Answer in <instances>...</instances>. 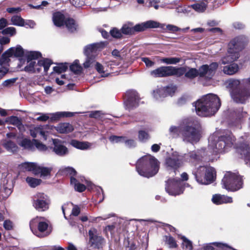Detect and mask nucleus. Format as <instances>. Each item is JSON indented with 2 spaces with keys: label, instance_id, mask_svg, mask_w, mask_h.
Listing matches in <instances>:
<instances>
[{
  "label": "nucleus",
  "instance_id": "f257e3e1",
  "mask_svg": "<svg viewBox=\"0 0 250 250\" xmlns=\"http://www.w3.org/2000/svg\"><path fill=\"white\" fill-rule=\"evenodd\" d=\"M248 137V134H245L234 144L235 139L231 133L218 137L216 133H214L208 138V147L212 150L213 152L224 153L227 152L234 146L238 152L244 155L246 164L250 167V146L247 144Z\"/></svg>",
  "mask_w": 250,
  "mask_h": 250
},
{
  "label": "nucleus",
  "instance_id": "f03ea898",
  "mask_svg": "<svg viewBox=\"0 0 250 250\" xmlns=\"http://www.w3.org/2000/svg\"><path fill=\"white\" fill-rule=\"evenodd\" d=\"M193 104L197 114L202 117L214 115L221 105L219 98L217 95L212 93L202 96Z\"/></svg>",
  "mask_w": 250,
  "mask_h": 250
},
{
  "label": "nucleus",
  "instance_id": "7ed1b4c3",
  "mask_svg": "<svg viewBox=\"0 0 250 250\" xmlns=\"http://www.w3.org/2000/svg\"><path fill=\"white\" fill-rule=\"evenodd\" d=\"M247 84H243L242 80H230L227 88L231 99L237 103L245 104L250 98V89Z\"/></svg>",
  "mask_w": 250,
  "mask_h": 250
},
{
  "label": "nucleus",
  "instance_id": "20e7f679",
  "mask_svg": "<svg viewBox=\"0 0 250 250\" xmlns=\"http://www.w3.org/2000/svg\"><path fill=\"white\" fill-rule=\"evenodd\" d=\"M248 42L247 37L242 35L231 40L228 44L227 54L221 59V63L226 64L237 60L240 57L239 52L245 48Z\"/></svg>",
  "mask_w": 250,
  "mask_h": 250
},
{
  "label": "nucleus",
  "instance_id": "39448f33",
  "mask_svg": "<svg viewBox=\"0 0 250 250\" xmlns=\"http://www.w3.org/2000/svg\"><path fill=\"white\" fill-rule=\"evenodd\" d=\"M159 164L154 157L149 155L142 157L137 162L136 170L141 176L149 178L158 172Z\"/></svg>",
  "mask_w": 250,
  "mask_h": 250
},
{
  "label": "nucleus",
  "instance_id": "423d86ee",
  "mask_svg": "<svg viewBox=\"0 0 250 250\" xmlns=\"http://www.w3.org/2000/svg\"><path fill=\"white\" fill-rule=\"evenodd\" d=\"M218 67L217 62H212L209 65L205 64L202 65L198 70L196 68H191L187 70L186 67V72L184 73L186 77L192 79L198 75L201 77H205L207 79H211L215 74L216 70Z\"/></svg>",
  "mask_w": 250,
  "mask_h": 250
},
{
  "label": "nucleus",
  "instance_id": "0eeeda50",
  "mask_svg": "<svg viewBox=\"0 0 250 250\" xmlns=\"http://www.w3.org/2000/svg\"><path fill=\"white\" fill-rule=\"evenodd\" d=\"M201 137L198 128V123L191 120L186 121L182 132V138L184 142L194 144L198 142Z\"/></svg>",
  "mask_w": 250,
  "mask_h": 250
},
{
  "label": "nucleus",
  "instance_id": "6e6552de",
  "mask_svg": "<svg viewBox=\"0 0 250 250\" xmlns=\"http://www.w3.org/2000/svg\"><path fill=\"white\" fill-rule=\"evenodd\" d=\"M197 182L200 184L208 185L215 179L216 171L215 169L208 166H200L196 170L193 171Z\"/></svg>",
  "mask_w": 250,
  "mask_h": 250
},
{
  "label": "nucleus",
  "instance_id": "1a4fd4ad",
  "mask_svg": "<svg viewBox=\"0 0 250 250\" xmlns=\"http://www.w3.org/2000/svg\"><path fill=\"white\" fill-rule=\"evenodd\" d=\"M222 184L223 188L227 190L235 191L242 188L243 180L237 173L228 171L222 180Z\"/></svg>",
  "mask_w": 250,
  "mask_h": 250
},
{
  "label": "nucleus",
  "instance_id": "9d476101",
  "mask_svg": "<svg viewBox=\"0 0 250 250\" xmlns=\"http://www.w3.org/2000/svg\"><path fill=\"white\" fill-rule=\"evenodd\" d=\"M186 72L184 67H177L172 66H161L151 71L150 74L154 77H165L175 76L180 77Z\"/></svg>",
  "mask_w": 250,
  "mask_h": 250
},
{
  "label": "nucleus",
  "instance_id": "9b49d317",
  "mask_svg": "<svg viewBox=\"0 0 250 250\" xmlns=\"http://www.w3.org/2000/svg\"><path fill=\"white\" fill-rule=\"evenodd\" d=\"M48 224L44 217H36L30 222V228L32 232L37 236L42 238L49 234L47 231Z\"/></svg>",
  "mask_w": 250,
  "mask_h": 250
},
{
  "label": "nucleus",
  "instance_id": "f8f14e48",
  "mask_svg": "<svg viewBox=\"0 0 250 250\" xmlns=\"http://www.w3.org/2000/svg\"><path fill=\"white\" fill-rule=\"evenodd\" d=\"M165 189L170 195L176 196L183 193V183L178 178H170L167 181Z\"/></svg>",
  "mask_w": 250,
  "mask_h": 250
},
{
  "label": "nucleus",
  "instance_id": "ddd939ff",
  "mask_svg": "<svg viewBox=\"0 0 250 250\" xmlns=\"http://www.w3.org/2000/svg\"><path fill=\"white\" fill-rule=\"evenodd\" d=\"M50 200L49 197L43 193H38L33 199V206L38 211H44L49 208Z\"/></svg>",
  "mask_w": 250,
  "mask_h": 250
},
{
  "label": "nucleus",
  "instance_id": "4468645a",
  "mask_svg": "<svg viewBox=\"0 0 250 250\" xmlns=\"http://www.w3.org/2000/svg\"><path fill=\"white\" fill-rule=\"evenodd\" d=\"M166 164L168 168L171 169L172 175L176 174L177 168L183 164L182 160V156L180 155L178 152H174L172 153L171 157L167 158L166 160Z\"/></svg>",
  "mask_w": 250,
  "mask_h": 250
},
{
  "label": "nucleus",
  "instance_id": "2eb2a0df",
  "mask_svg": "<svg viewBox=\"0 0 250 250\" xmlns=\"http://www.w3.org/2000/svg\"><path fill=\"white\" fill-rule=\"evenodd\" d=\"M182 156V160L183 163L188 162L195 164L202 161L205 155V149H202L194 151H191L188 153L181 155Z\"/></svg>",
  "mask_w": 250,
  "mask_h": 250
},
{
  "label": "nucleus",
  "instance_id": "dca6fc26",
  "mask_svg": "<svg viewBox=\"0 0 250 250\" xmlns=\"http://www.w3.org/2000/svg\"><path fill=\"white\" fill-rule=\"evenodd\" d=\"M139 101L138 94L136 91L131 90L126 92L124 103L126 109L130 110L137 107Z\"/></svg>",
  "mask_w": 250,
  "mask_h": 250
},
{
  "label": "nucleus",
  "instance_id": "f3484780",
  "mask_svg": "<svg viewBox=\"0 0 250 250\" xmlns=\"http://www.w3.org/2000/svg\"><path fill=\"white\" fill-rule=\"evenodd\" d=\"M247 112L243 111V108H240L234 110L233 120L229 123V127L232 130L241 128L242 119L246 116Z\"/></svg>",
  "mask_w": 250,
  "mask_h": 250
},
{
  "label": "nucleus",
  "instance_id": "a211bd4d",
  "mask_svg": "<svg viewBox=\"0 0 250 250\" xmlns=\"http://www.w3.org/2000/svg\"><path fill=\"white\" fill-rule=\"evenodd\" d=\"M89 236V242L91 246L100 248L103 247L105 243L104 239L101 236L99 235L97 230L93 228L88 231Z\"/></svg>",
  "mask_w": 250,
  "mask_h": 250
},
{
  "label": "nucleus",
  "instance_id": "6ab92c4d",
  "mask_svg": "<svg viewBox=\"0 0 250 250\" xmlns=\"http://www.w3.org/2000/svg\"><path fill=\"white\" fill-rule=\"evenodd\" d=\"M26 51L20 45H17L16 47H11L6 51L2 55L5 57L8 62L9 61V58L14 56L16 57H21L25 55Z\"/></svg>",
  "mask_w": 250,
  "mask_h": 250
},
{
  "label": "nucleus",
  "instance_id": "aec40b11",
  "mask_svg": "<svg viewBox=\"0 0 250 250\" xmlns=\"http://www.w3.org/2000/svg\"><path fill=\"white\" fill-rule=\"evenodd\" d=\"M106 45V42H100L88 44L84 48V53L86 56H94L93 53L103 49Z\"/></svg>",
  "mask_w": 250,
  "mask_h": 250
},
{
  "label": "nucleus",
  "instance_id": "412c9836",
  "mask_svg": "<svg viewBox=\"0 0 250 250\" xmlns=\"http://www.w3.org/2000/svg\"><path fill=\"white\" fill-rule=\"evenodd\" d=\"M160 24L159 22L154 21H148L146 22L137 24L133 26L134 34L136 32L143 31L147 28H153L159 27Z\"/></svg>",
  "mask_w": 250,
  "mask_h": 250
},
{
  "label": "nucleus",
  "instance_id": "4be33fe9",
  "mask_svg": "<svg viewBox=\"0 0 250 250\" xmlns=\"http://www.w3.org/2000/svg\"><path fill=\"white\" fill-rule=\"evenodd\" d=\"M54 145L53 151L56 154L60 156H64L68 153L67 148L64 146L62 142L59 139H53Z\"/></svg>",
  "mask_w": 250,
  "mask_h": 250
},
{
  "label": "nucleus",
  "instance_id": "5701e85b",
  "mask_svg": "<svg viewBox=\"0 0 250 250\" xmlns=\"http://www.w3.org/2000/svg\"><path fill=\"white\" fill-rule=\"evenodd\" d=\"M211 200L214 204L216 205L231 203L233 202L231 197L219 194L213 195Z\"/></svg>",
  "mask_w": 250,
  "mask_h": 250
},
{
  "label": "nucleus",
  "instance_id": "b1692460",
  "mask_svg": "<svg viewBox=\"0 0 250 250\" xmlns=\"http://www.w3.org/2000/svg\"><path fill=\"white\" fill-rule=\"evenodd\" d=\"M30 135L33 138L40 136L44 140H47V136L49 134L48 131L46 130L42 126L36 127L34 129H30Z\"/></svg>",
  "mask_w": 250,
  "mask_h": 250
},
{
  "label": "nucleus",
  "instance_id": "393cba45",
  "mask_svg": "<svg viewBox=\"0 0 250 250\" xmlns=\"http://www.w3.org/2000/svg\"><path fill=\"white\" fill-rule=\"evenodd\" d=\"M55 128L60 133H68L74 130L73 126L68 123H60Z\"/></svg>",
  "mask_w": 250,
  "mask_h": 250
},
{
  "label": "nucleus",
  "instance_id": "a878e982",
  "mask_svg": "<svg viewBox=\"0 0 250 250\" xmlns=\"http://www.w3.org/2000/svg\"><path fill=\"white\" fill-rule=\"evenodd\" d=\"M65 21L64 15L61 12H56L53 15V21L54 24L58 27L62 26Z\"/></svg>",
  "mask_w": 250,
  "mask_h": 250
},
{
  "label": "nucleus",
  "instance_id": "bb28decb",
  "mask_svg": "<svg viewBox=\"0 0 250 250\" xmlns=\"http://www.w3.org/2000/svg\"><path fill=\"white\" fill-rule=\"evenodd\" d=\"M186 121L183 122L182 124L178 126H171L169 129L170 134L174 137H177L178 136H182V132L185 127Z\"/></svg>",
  "mask_w": 250,
  "mask_h": 250
},
{
  "label": "nucleus",
  "instance_id": "cd10ccee",
  "mask_svg": "<svg viewBox=\"0 0 250 250\" xmlns=\"http://www.w3.org/2000/svg\"><path fill=\"white\" fill-rule=\"evenodd\" d=\"M6 123L17 126L21 131L24 129V126L21 120L17 117L12 116L5 119Z\"/></svg>",
  "mask_w": 250,
  "mask_h": 250
},
{
  "label": "nucleus",
  "instance_id": "c85d7f7f",
  "mask_svg": "<svg viewBox=\"0 0 250 250\" xmlns=\"http://www.w3.org/2000/svg\"><path fill=\"white\" fill-rule=\"evenodd\" d=\"M70 144L73 147L81 149V150H86L88 149L91 145L89 143L87 142H81L76 140H72Z\"/></svg>",
  "mask_w": 250,
  "mask_h": 250
},
{
  "label": "nucleus",
  "instance_id": "c756f323",
  "mask_svg": "<svg viewBox=\"0 0 250 250\" xmlns=\"http://www.w3.org/2000/svg\"><path fill=\"white\" fill-rule=\"evenodd\" d=\"M207 6V2L205 0H202L197 3L191 4V5L188 6V7H191L198 13H203L206 11Z\"/></svg>",
  "mask_w": 250,
  "mask_h": 250
},
{
  "label": "nucleus",
  "instance_id": "7c9ffc66",
  "mask_svg": "<svg viewBox=\"0 0 250 250\" xmlns=\"http://www.w3.org/2000/svg\"><path fill=\"white\" fill-rule=\"evenodd\" d=\"M239 66L237 64L233 63L226 65L223 69V72L228 75H232L238 72Z\"/></svg>",
  "mask_w": 250,
  "mask_h": 250
},
{
  "label": "nucleus",
  "instance_id": "2f4dec72",
  "mask_svg": "<svg viewBox=\"0 0 250 250\" xmlns=\"http://www.w3.org/2000/svg\"><path fill=\"white\" fill-rule=\"evenodd\" d=\"M51 115L50 119L51 121H56L62 117H72L74 115V113L71 112H57L54 113L49 114Z\"/></svg>",
  "mask_w": 250,
  "mask_h": 250
},
{
  "label": "nucleus",
  "instance_id": "473e14b6",
  "mask_svg": "<svg viewBox=\"0 0 250 250\" xmlns=\"http://www.w3.org/2000/svg\"><path fill=\"white\" fill-rule=\"evenodd\" d=\"M7 59L2 55L0 57V80L7 73L8 69L5 66V64L8 63Z\"/></svg>",
  "mask_w": 250,
  "mask_h": 250
},
{
  "label": "nucleus",
  "instance_id": "72a5a7b5",
  "mask_svg": "<svg viewBox=\"0 0 250 250\" xmlns=\"http://www.w3.org/2000/svg\"><path fill=\"white\" fill-rule=\"evenodd\" d=\"M223 247H228V246L227 244L225 243L213 242L205 244L203 246V248L204 250H217L215 248Z\"/></svg>",
  "mask_w": 250,
  "mask_h": 250
},
{
  "label": "nucleus",
  "instance_id": "f704fd0d",
  "mask_svg": "<svg viewBox=\"0 0 250 250\" xmlns=\"http://www.w3.org/2000/svg\"><path fill=\"white\" fill-rule=\"evenodd\" d=\"M121 30L122 33L125 35H132L134 34L133 23L128 22L124 24Z\"/></svg>",
  "mask_w": 250,
  "mask_h": 250
},
{
  "label": "nucleus",
  "instance_id": "c9c22d12",
  "mask_svg": "<svg viewBox=\"0 0 250 250\" xmlns=\"http://www.w3.org/2000/svg\"><path fill=\"white\" fill-rule=\"evenodd\" d=\"M95 69L102 77H107L110 74L107 68L105 69L104 66L98 62L95 63Z\"/></svg>",
  "mask_w": 250,
  "mask_h": 250
},
{
  "label": "nucleus",
  "instance_id": "e433bc0d",
  "mask_svg": "<svg viewBox=\"0 0 250 250\" xmlns=\"http://www.w3.org/2000/svg\"><path fill=\"white\" fill-rule=\"evenodd\" d=\"M42 54L38 51H26L25 53V57L27 59V62H29L30 61H34L41 57Z\"/></svg>",
  "mask_w": 250,
  "mask_h": 250
},
{
  "label": "nucleus",
  "instance_id": "4c0bfd02",
  "mask_svg": "<svg viewBox=\"0 0 250 250\" xmlns=\"http://www.w3.org/2000/svg\"><path fill=\"white\" fill-rule=\"evenodd\" d=\"M70 183L74 186L75 189L78 192H82L85 189V186L83 184L80 183L74 177L70 178Z\"/></svg>",
  "mask_w": 250,
  "mask_h": 250
},
{
  "label": "nucleus",
  "instance_id": "58836bf2",
  "mask_svg": "<svg viewBox=\"0 0 250 250\" xmlns=\"http://www.w3.org/2000/svg\"><path fill=\"white\" fill-rule=\"evenodd\" d=\"M21 167L26 170L32 171L36 174V171L37 170L38 165L35 163L25 162L21 165Z\"/></svg>",
  "mask_w": 250,
  "mask_h": 250
},
{
  "label": "nucleus",
  "instance_id": "ea45409f",
  "mask_svg": "<svg viewBox=\"0 0 250 250\" xmlns=\"http://www.w3.org/2000/svg\"><path fill=\"white\" fill-rule=\"evenodd\" d=\"M153 97L158 101H162V99L166 97L165 91L163 89L162 87L158 88L153 91Z\"/></svg>",
  "mask_w": 250,
  "mask_h": 250
},
{
  "label": "nucleus",
  "instance_id": "a19ab883",
  "mask_svg": "<svg viewBox=\"0 0 250 250\" xmlns=\"http://www.w3.org/2000/svg\"><path fill=\"white\" fill-rule=\"evenodd\" d=\"M20 145L24 149L32 151L34 150V143L33 140L31 141L29 139H24L21 141Z\"/></svg>",
  "mask_w": 250,
  "mask_h": 250
},
{
  "label": "nucleus",
  "instance_id": "79ce46f5",
  "mask_svg": "<svg viewBox=\"0 0 250 250\" xmlns=\"http://www.w3.org/2000/svg\"><path fill=\"white\" fill-rule=\"evenodd\" d=\"M161 62L167 64H176L181 61V58L177 57L163 58L160 59Z\"/></svg>",
  "mask_w": 250,
  "mask_h": 250
},
{
  "label": "nucleus",
  "instance_id": "37998d69",
  "mask_svg": "<svg viewBox=\"0 0 250 250\" xmlns=\"http://www.w3.org/2000/svg\"><path fill=\"white\" fill-rule=\"evenodd\" d=\"M2 145L7 151L12 152L16 151L18 148L16 144L10 140L5 141Z\"/></svg>",
  "mask_w": 250,
  "mask_h": 250
},
{
  "label": "nucleus",
  "instance_id": "c03bdc74",
  "mask_svg": "<svg viewBox=\"0 0 250 250\" xmlns=\"http://www.w3.org/2000/svg\"><path fill=\"white\" fill-rule=\"evenodd\" d=\"M51 171V168L38 165L37 170L36 171V175L41 174V176H46L50 175Z\"/></svg>",
  "mask_w": 250,
  "mask_h": 250
},
{
  "label": "nucleus",
  "instance_id": "a18cd8bd",
  "mask_svg": "<svg viewBox=\"0 0 250 250\" xmlns=\"http://www.w3.org/2000/svg\"><path fill=\"white\" fill-rule=\"evenodd\" d=\"M68 30L71 32H74L77 28V25L75 21L72 19H67L65 21L64 23Z\"/></svg>",
  "mask_w": 250,
  "mask_h": 250
},
{
  "label": "nucleus",
  "instance_id": "49530a36",
  "mask_svg": "<svg viewBox=\"0 0 250 250\" xmlns=\"http://www.w3.org/2000/svg\"><path fill=\"white\" fill-rule=\"evenodd\" d=\"M97 62L94 56H86V59L85 62L83 63V67L85 68H88L95 66V63Z\"/></svg>",
  "mask_w": 250,
  "mask_h": 250
},
{
  "label": "nucleus",
  "instance_id": "de8ad7c7",
  "mask_svg": "<svg viewBox=\"0 0 250 250\" xmlns=\"http://www.w3.org/2000/svg\"><path fill=\"white\" fill-rule=\"evenodd\" d=\"M51 64V60L47 59L39 60L37 63L39 66L43 67L45 72H47Z\"/></svg>",
  "mask_w": 250,
  "mask_h": 250
},
{
  "label": "nucleus",
  "instance_id": "09e8293b",
  "mask_svg": "<svg viewBox=\"0 0 250 250\" xmlns=\"http://www.w3.org/2000/svg\"><path fill=\"white\" fill-rule=\"evenodd\" d=\"M12 24L16 26H22L24 25V20L21 16L18 15L13 16L11 19Z\"/></svg>",
  "mask_w": 250,
  "mask_h": 250
},
{
  "label": "nucleus",
  "instance_id": "8fccbe9b",
  "mask_svg": "<svg viewBox=\"0 0 250 250\" xmlns=\"http://www.w3.org/2000/svg\"><path fill=\"white\" fill-rule=\"evenodd\" d=\"M79 61L76 60L73 64L70 66V70L76 74H79L82 72V67L79 64Z\"/></svg>",
  "mask_w": 250,
  "mask_h": 250
},
{
  "label": "nucleus",
  "instance_id": "3c124183",
  "mask_svg": "<svg viewBox=\"0 0 250 250\" xmlns=\"http://www.w3.org/2000/svg\"><path fill=\"white\" fill-rule=\"evenodd\" d=\"M68 64L67 63H61L54 67L53 70L56 73H61L65 71L68 68Z\"/></svg>",
  "mask_w": 250,
  "mask_h": 250
},
{
  "label": "nucleus",
  "instance_id": "603ef678",
  "mask_svg": "<svg viewBox=\"0 0 250 250\" xmlns=\"http://www.w3.org/2000/svg\"><path fill=\"white\" fill-rule=\"evenodd\" d=\"M125 139V136H118L116 135H111L109 137V140L112 144L115 143H124Z\"/></svg>",
  "mask_w": 250,
  "mask_h": 250
},
{
  "label": "nucleus",
  "instance_id": "864d4df0",
  "mask_svg": "<svg viewBox=\"0 0 250 250\" xmlns=\"http://www.w3.org/2000/svg\"><path fill=\"white\" fill-rule=\"evenodd\" d=\"M165 242L170 248H176L177 247L175 240L171 236H165Z\"/></svg>",
  "mask_w": 250,
  "mask_h": 250
},
{
  "label": "nucleus",
  "instance_id": "5fc2aeb1",
  "mask_svg": "<svg viewBox=\"0 0 250 250\" xmlns=\"http://www.w3.org/2000/svg\"><path fill=\"white\" fill-rule=\"evenodd\" d=\"M26 181L29 185L32 188H35L39 185L41 182V180L32 177H28Z\"/></svg>",
  "mask_w": 250,
  "mask_h": 250
},
{
  "label": "nucleus",
  "instance_id": "6e6d98bb",
  "mask_svg": "<svg viewBox=\"0 0 250 250\" xmlns=\"http://www.w3.org/2000/svg\"><path fill=\"white\" fill-rule=\"evenodd\" d=\"M182 239L183 240L182 246L183 248L187 250H192V242L188 240L186 237L182 236Z\"/></svg>",
  "mask_w": 250,
  "mask_h": 250
},
{
  "label": "nucleus",
  "instance_id": "4d7b16f0",
  "mask_svg": "<svg viewBox=\"0 0 250 250\" xmlns=\"http://www.w3.org/2000/svg\"><path fill=\"white\" fill-rule=\"evenodd\" d=\"M163 89L164 90L166 94V97L167 96H171L175 92L176 87L175 86L171 85L166 87H162Z\"/></svg>",
  "mask_w": 250,
  "mask_h": 250
},
{
  "label": "nucleus",
  "instance_id": "13d9d810",
  "mask_svg": "<svg viewBox=\"0 0 250 250\" xmlns=\"http://www.w3.org/2000/svg\"><path fill=\"white\" fill-rule=\"evenodd\" d=\"M138 139L140 142H146L149 139V136L145 131L140 130L138 133Z\"/></svg>",
  "mask_w": 250,
  "mask_h": 250
},
{
  "label": "nucleus",
  "instance_id": "bf43d9fd",
  "mask_svg": "<svg viewBox=\"0 0 250 250\" xmlns=\"http://www.w3.org/2000/svg\"><path fill=\"white\" fill-rule=\"evenodd\" d=\"M33 142L34 143V148L36 147L41 151H46L48 149L47 147L45 145H43L38 140L34 139Z\"/></svg>",
  "mask_w": 250,
  "mask_h": 250
},
{
  "label": "nucleus",
  "instance_id": "052dcab7",
  "mask_svg": "<svg viewBox=\"0 0 250 250\" xmlns=\"http://www.w3.org/2000/svg\"><path fill=\"white\" fill-rule=\"evenodd\" d=\"M62 172L66 174L69 175L71 177H74L76 175L77 172L74 168L68 167L62 169Z\"/></svg>",
  "mask_w": 250,
  "mask_h": 250
},
{
  "label": "nucleus",
  "instance_id": "680f3d73",
  "mask_svg": "<svg viewBox=\"0 0 250 250\" xmlns=\"http://www.w3.org/2000/svg\"><path fill=\"white\" fill-rule=\"evenodd\" d=\"M28 64L24 67V70L26 72H34L35 71V66H36V62L35 61H30Z\"/></svg>",
  "mask_w": 250,
  "mask_h": 250
},
{
  "label": "nucleus",
  "instance_id": "e2e57ef3",
  "mask_svg": "<svg viewBox=\"0 0 250 250\" xmlns=\"http://www.w3.org/2000/svg\"><path fill=\"white\" fill-rule=\"evenodd\" d=\"M111 35L115 38L120 39L122 37V33L121 30H119L116 28H114L110 31Z\"/></svg>",
  "mask_w": 250,
  "mask_h": 250
},
{
  "label": "nucleus",
  "instance_id": "0e129e2a",
  "mask_svg": "<svg viewBox=\"0 0 250 250\" xmlns=\"http://www.w3.org/2000/svg\"><path fill=\"white\" fill-rule=\"evenodd\" d=\"M124 143L125 146L128 148H133L136 146V141L131 139H128L126 137H125V139L124 141Z\"/></svg>",
  "mask_w": 250,
  "mask_h": 250
},
{
  "label": "nucleus",
  "instance_id": "69168bd1",
  "mask_svg": "<svg viewBox=\"0 0 250 250\" xmlns=\"http://www.w3.org/2000/svg\"><path fill=\"white\" fill-rule=\"evenodd\" d=\"M2 33L3 35L10 34L13 35L16 34V29L13 27H7L2 30Z\"/></svg>",
  "mask_w": 250,
  "mask_h": 250
},
{
  "label": "nucleus",
  "instance_id": "338daca9",
  "mask_svg": "<svg viewBox=\"0 0 250 250\" xmlns=\"http://www.w3.org/2000/svg\"><path fill=\"white\" fill-rule=\"evenodd\" d=\"M17 78H12L4 81L2 83L3 86L8 87L13 85L17 80Z\"/></svg>",
  "mask_w": 250,
  "mask_h": 250
},
{
  "label": "nucleus",
  "instance_id": "774afa93",
  "mask_svg": "<svg viewBox=\"0 0 250 250\" xmlns=\"http://www.w3.org/2000/svg\"><path fill=\"white\" fill-rule=\"evenodd\" d=\"M73 207L72 210L71 215L77 216L80 213V208L78 205H74L72 203Z\"/></svg>",
  "mask_w": 250,
  "mask_h": 250
}]
</instances>
